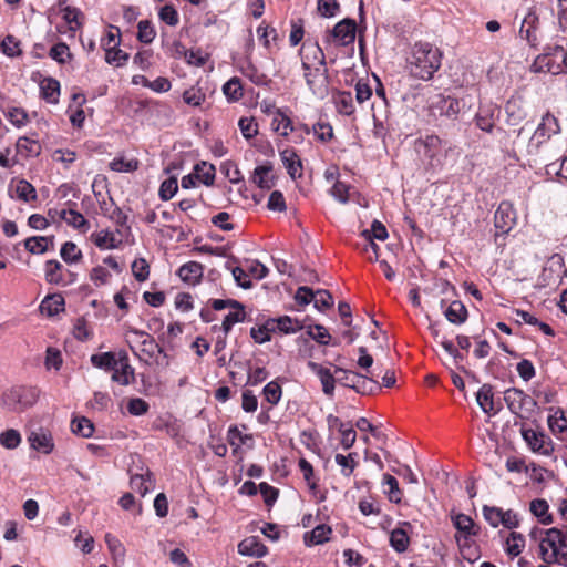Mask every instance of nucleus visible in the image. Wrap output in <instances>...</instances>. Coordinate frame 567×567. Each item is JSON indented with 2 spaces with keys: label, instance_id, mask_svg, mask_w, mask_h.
Wrapping results in <instances>:
<instances>
[{
  "label": "nucleus",
  "instance_id": "nucleus-29",
  "mask_svg": "<svg viewBox=\"0 0 567 567\" xmlns=\"http://www.w3.org/2000/svg\"><path fill=\"white\" fill-rule=\"evenodd\" d=\"M204 268L200 262L188 261L181 266L177 270L178 277L188 285H196L200 281Z\"/></svg>",
  "mask_w": 567,
  "mask_h": 567
},
{
  "label": "nucleus",
  "instance_id": "nucleus-42",
  "mask_svg": "<svg viewBox=\"0 0 567 567\" xmlns=\"http://www.w3.org/2000/svg\"><path fill=\"white\" fill-rule=\"evenodd\" d=\"M194 174L205 186H213L215 182L216 169L213 164L200 162L194 166Z\"/></svg>",
  "mask_w": 567,
  "mask_h": 567
},
{
  "label": "nucleus",
  "instance_id": "nucleus-5",
  "mask_svg": "<svg viewBox=\"0 0 567 567\" xmlns=\"http://www.w3.org/2000/svg\"><path fill=\"white\" fill-rule=\"evenodd\" d=\"M550 50L535 59L532 65L535 72L559 74L567 66V51L561 45H555Z\"/></svg>",
  "mask_w": 567,
  "mask_h": 567
},
{
  "label": "nucleus",
  "instance_id": "nucleus-12",
  "mask_svg": "<svg viewBox=\"0 0 567 567\" xmlns=\"http://www.w3.org/2000/svg\"><path fill=\"white\" fill-rule=\"evenodd\" d=\"M504 111L506 123L511 126L519 125L528 115L526 102L520 95L511 96L505 103Z\"/></svg>",
  "mask_w": 567,
  "mask_h": 567
},
{
  "label": "nucleus",
  "instance_id": "nucleus-27",
  "mask_svg": "<svg viewBox=\"0 0 567 567\" xmlns=\"http://www.w3.org/2000/svg\"><path fill=\"white\" fill-rule=\"evenodd\" d=\"M271 173V163L266 162L262 165H258L252 173V183L261 189H271L275 186V176Z\"/></svg>",
  "mask_w": 567,
  "mask_h": 567
},
{
  "label": "nucleus",
  "instance_id": "nucleus-56",
  "mask_svg": "<svg viewBox=\"0 0 567 567\" xmlns=\"http://www.w3.org/2000/svg\"><path fill=\"white\" fill-rule=\"evenodd\" d=\"M14 192L17 197L25 203L37 199V190L34 186L25 179L18 181Z\"/></svg>",
  "mask_w": 567,
  "mask_h": 567
},
{
  "label": "nucleus",
  "instance_id": "nucleus-31",
  "mask_svg": "<svg viewBox=\"0 0 567 567\" xmlns=\"http://www.w3.org/2000/svg\"><path fill=\"white\" fill-rule=\"evenodd\" d=\"M41 97L50 104H58L60 97V82L51 76L44 78L40 82Z\"/></svg>",
  "mask_w": 567,
  "mask_h": 567
},
{
  "label": "nucleus",
  "instance_id": "nucleus-11",
  "mask_svg": "<svg viewBox=\"0 0 567 567\" xmlns=\"http://www.w3.org/2000/svg\"><path fill=\"white\" fill-rule=\"evenodd\" d=\"M305 71L309 90L317 96L324 97L329 91L328 69L326 65L313 66Z\"/></svg>",
  "mask_w": 567,
  "mask_h": 567
},
{
  "label": "nucleus",
  "instance_id": "nucleus-19",
  "mask_svg": "<svg viewBox=\"0 0 567 567\" xmlns=\"http://www.w3.org/2000/svg\"><path fill=\"white\" fill-rule=\"evenodd\" d=\"M522 436L527 445L534 451L544 455H549L553 451L548 437L533 429H522Z\"/></svg>",
  "mask_w": 567,
  "mask_h": 567
},
{
  "label": "nucleus",
  "instance_id": "nucleus-15",
  "mask_svg": "<svg viewBox=\"0 0 567 567\" xmlns=\"http://www.w3.org/2000/svg\"><path fill=\"white\" fill-rule=\"evenodd\" d=\"M300 56L303 70L318 65H326L324 52L317 42L303 43L300 49Z\"/></svg>",
  "mask_w": 567,
  "mask_h": 567
},
{
  "label": "nucleus",
  "instance_id": "nucleus-52",
  "mask_svg": "<svg viewBox=\"0 0 567 567\" xmlns=\"http://www.w3.org/2000/svg\"><path fill=\"white\" fill-rule=\"evenodd\" d=\"M227 440L236 452L238 449H240L241 445H246L248 442H252V435L243 434L236 425H233L227 431Z\"/></svg>",
  "mask_w": 567,
  "mask_h": 567
},
{
  "label": "nucleus",
  "instance_id": "nucleus-4",
  "mask_svg": "<svg viewBox=\"0 0 567 567\" xmlns=\"http://www.w3.org/2000/svg\"><path fill=\"white\" fill-rule=\"evenodd\" d=\"M39 399V390L32 386H17L2 394V405L12 412H20L32 406Z\"/></svg>",
  "mask_w": 567,
  "mask_h": 567
},
{
  "label": "nucleus",
  "instance_id": "nucleus-54",
  "mask_svg": "<svg viewBox=\"0 0 567 567\" xmlns=\"http://www.w3.org/2000/svg\"><path fill=\"white\" fill-rule=\"evenodd\" d=\"M158 19L169 27H176L179 23V13L172 3H166L158 10Z\"/></svg>",
  "mask_w": 567,
  "mask_h": 567
},
{
  "label": "nucleus",
  "instance_id": "nucleus-33",
  "mask_svg": "<svg viewBox=\"0 0 567 567\" xmlns=\"http://www.w3.org/2000/svg\"><path fill=\"white\" fill-rule=\"evenodd\" d=\"M495 107L493 105L480 106L475 115L476 126L487 133H491L495 126Z\"/></svg>",
  "mask_w": 567,
  "mask_h": 567
},
{
  "label": "nucleus",
  "instance_id": "nucleus-35",
  "mask_svg": "<svg viewBox=\"0 0 567 567\" xmlns=\"http://www.w3.org/2000/svg\"><path fill=\"white\" fill-rule=\"evenodd\" d=\"M268 326H270V329H274L275 332L279 331L282 333H291L302 329V326L298 320L288 316L268 319Z\"/></svg>",
  "mask_w": 567,
  "mask_h": 567
},
{
  "label": "nucleus",
  "instance_id": "nucleus-24",
  "mask_svg": "<svg viewBox=\"0 0 567 567\" xmlns=\"http://www.w3.org/2000/svg\"><path fill=\"white\" fill-rule=\"evenodd\" d=\"M412 525L409 522L400 523V526L390 533V545L399 554L405 553L410 545L409 529Z\"/></svg>",
  "mask_w": 567,
  "mask_h": 567
},
{
  "label": "nucleus",
  "instance_id": "nucleus-10",
  "mask_svg": "<svg viewBox=\"0 0 567 567\" xmlns=\"http://www.w3.org/2000/svg\"><path fill=\"white\" fill-rule=\"evenodd\" d=\"M357 22L353 19L346 18L339 21L332 30L328 32L327 41H332L337 45L346 47L352 44L355 40Z\"/></svg>",
  "mask_w": 567,
  "mask_h": 567
},
{
  "label": "nucleus",
  "instance_id": "nucleus-9",
  "mask_svg": "<svg viewBox=\"0 0 567 567\" xmlns=\"http://www.w3.org/2000/svg\"><path fill=\"white\" fill-rule=\"evenodd\" d=\"M539 17L536 10L530 8L525 14L518 35L522 40H525L532 48H538L540 44V30H539Z\"/></svg>",
  "mask_w": 567,
  "mask_h": 567
},
{
  "label": "nucleus",
  "instance_id": "nucleus-44",
  "mask_svg": "<svg viewBox=\"0 0 567 567\" xmlns=\"http://www.w3.org/2000/svg\"><path fill=\"white\" fill-rule=\"evenodd\" d=\"M16 147L18 154L24 157L38 156L41 152L40 143L27 136L19 137Z\"/></svg>",
  "mask_w": 567,
  "mask_h": 567
},
{
  "label": "nucleus",
  "instance_id": "nucleus-1",
  "mask_svg": "<svg viewBox=\"0 0 567 567\" xmlns=\"http://www.w3.org/2000/svg\"><path fill=\"white\" fill-rule=\"evenodd\" d=\"M442 52L429 42H415L408 58V68L413 78L431 80L440 69Z\"/></svg>",
  "mask_w": 567,
  "mask_h": 567
},
{
  "label": "nucleus",
  "instance_id": "nucleus-34",
  "mask_svg": "<svg viewBox=\"0 0 567 567\" xmlns=\"http://www.w3.org/2000/svg\"><path fill=\"white\" fill-rule=\"evenodd\" d=\"M338 113L351 116L355 112L353 96L349 91H338L332 96Z\"/></svg>",
  "mask_w": 567,
  "mask_h": 567
},
{
  "label": "nucleus",
  "instance_id": "nucleus-37",
  "mask_svg": "<svg viewBox=\"0 0 567 567\" xmlns=\"http://www.w3.org/2000/svg\"><path fill=\"white\" fill-rule=\"evenodd\" d=\"M332 533L328 525H318L311 532L305 534L303 539L307 546L321 545L330 539Z\"/></svg>",
  "mask_w": 567,
  "mask_h": 567
},
{
  "label": "nucleus",
  "instance_id": "nucleus-46",
  "mask_svg": "<svg viewBox=\"0 0 567 567\" xmlns=\"http://www.w3.org/2000/svg\"><path fill=\"white\" fill-rule=\"evenodd\" d=\"M223 93L229 102H237L244 96L241 80L233 76L223 85Z\"/></svg>",
  "mask_w": 567,
  "mask_h": 567
},
{
  "label": "nucleus",
  "instance_id": "nucleus-62",
  "mask_svg": "<svg viewBox=\"0 0 567 567\" xmlns=\"http://www.w3.org/2000/svg\"><path fill=\"white\" fill-rule=\"evenodd\" d=\"M21 443V435L19 431L9 429L0 434V444L8 450L17 449Z\"/></svg>",
  "mask_w": 567,
  "mask_h": 567
},
{
  "label": "nucleus",
  "instance_id": "nucleus-45",
  "mask_svg": "<svg viewBox=\"0 0 567 567\" xmlns=\"http://www.w3.org/2000/svg\"><path fill=\"white\" fill-rule=\"evenodd\" d=\"M91 239L100 249H115L121 244V241L116 240L114 234L109 230L94 233L91 235Z\"/></svg>",
  "mask_w": 567,
  "mask_h": 567
},
{
  "label": "nucleus",
  "instance_id": "nucleus-48",
  "mask_svg": "<svg viewBox=\"0 0 567 567\" xmlns=\"http://www.w3.org/2000/svg\"><path fill=\"white\" fill-rule=\"evenodd\" d=\"M60 255L66 264H78L83 259L82 250L73 241H65L61 247Z\"/></svg>",
  "mask_w": 567,
  "mask_h": 567
},
{
  "label": "nucleus",
  "instance_id": "nucleus-25",
  "mask_svg": "<svg viewBox=\"0 0 567 567\" xmlns=\"http://www.w3.org/2000/svg\"><path fill=\"white\" fill-rule=\"evenodd\" d=\"M451 520L457 530L456 535L477 536L481 532V527L468 515L463 513L451 515Z\"/></svg>",
  "mask_w": 567,
  "mask_h": 567
},
{
  "label": "nucleus",
  "instance_id": "nucleus-43",
  "mask_svg": "<svg viewBox=\"0 0 567 567\" xmlns=\"http://www.w3.org/2000/svg\"><path fill=\"white\" fill-rule=\"evenodd\" d=\"M529 508L540 524L548 525L553 523V516L549 514V505L545 499L536 498L532 501Z\"/></svg>",
  "mask_w": 567,
  "mask_h": 567
},
{
  "label": "nucleus",
  "instance_id": "nucleus-57",
  "mask_svg": "<svg viewBox=\"0 0 567 567\" xmlns=\"http://www.w3.org/2000/svg\"><path fill=\"white\" fill-rule=\"evenodd\" d=\"M183 101L190 106L198 107L206 101V94L200 87L192 86L184 91Z\"/></svg>",
  "mask_w": 567,
  "mask_h": 567
},
{
  "label": "nucleus",
  "instance_id": "nucleus-7",
  "mask_svg": "<svg viewBox=\"0 0 567 567\" xmlns=\"http://www.w3.org/2000/svg\"><path fill=\"white\" fill-rule=\"evenodd\" d=\"M336 373L340 384L351 388L360 394H370L380 389L377 381L357 372L336 368Z\"/></svg>",
  "mask_w": 567,
  "mask_h": 567
},
{
  "label": "nucleus",
  "instance_id": "nucleus-14",
  "mask_svg": "<svg viewBox=\"0 0 567 567\" xmlns=\"http://www.w3.org/2000/svg\"><path fill=\"white\" fill-rule=\"evenodd\" d=\"M516 224V210L512 203L503 200L499 203L494 214V225L503 234L509 233V230Z\"/></svg>",
  "mask_w": 567,
  "mask_h": 567
},
{
  "label": "nucleus",
  "instance_id": "nucleus-47",
  "mask_svg": "<svg viewBox=\"0 0 567 567\" xmlns=\"http://www.w3.org/2000/svg\"><path fill=\"white\" fill-rule=\"evenodd\" d=\"M334 461L341 467V474L349 477L358 466V453L353 452L348 455L338 453Z\"/></svg>",
  "mask_w": 567,
  "mask_h": 567
},
{
  "label": "nucleus",
  "instance_id": "nucleus-58",
  "mask_svg": "<svg viewBox=\"0 0 567 567\" xmlns=\"http://www.w3.org/2000/svg\"><path fill=\"white\" fill-rule=\"evenodd\" d=\"M239 130L246 140H251L258 134V123L252 116H244L238 121Z\"/></svg>",
  "mask_w": 567,
  "mask_h": 567
},
{
  "label": "nucleus",
  "instance_id": "nucleus-13",
  "mask_svg": "<svg viewBox=\"0 0 567 567\" xmlns=\"http://www.w3.org/2000/svg\"><path fill=\"white\" fill-rule=\"evenodd\" d=\"M560 126L556 116L547 112L543 115L540 123L538 124L532 141L535 142L536 146L539 147L543 143L548 141L553 135L559 133Z\"/></svg>",
  "mask_w": 567,
  "mask_h": 567
},
{
  "label": "nucleus",
  "instance_id": "nucleus-50",
  "mask_svg": "<svg viewBox=\"0 0 567 567\" xmlns=\"http://www.w3.org/2000/svg\"><path fill=\"white\" fill-rule=\"evenodd\" d=\"M156 37V30L151 20H141L137 24L136 38L144 44H150Z\"/></svg>",
  "mask_w": 567,
  "mask_h": 567
},
{
  "label": "nucleus",
  "instance_id": "nucleus-36",
  "mask_svg": "<svg viewBox=\"0 0 567 567\" xmlns=\"http://www.w3.org/2000/svg\"><path fill=\"white\" fill-rule=\"evenodd\" d=\"M467 309L464 303L460 300L452 301L445 309V318L454 324H461L467 319Z\"/></svg>",
  "mask_w": 567,
  "mask_h": 567
},
{
  "label": "nucleus",
  "instance_id": "nucleus-16",
  "mask_svg": "<svg viewBox=\"0 0 567 567\" xmlns=\"http://www.w3.org/2000/svg\"><path fill=\"white\" fill-rule=\"evenodd\" d=\"M279 155L291 179L296 181L303 176L302 161L293 147H286L279 152Z\"/></svg>",
  "mask_w": 567,
  "mask_h": 567
},
{
  "label": "nucleus",
  "instance_id": "nucleus-18",
  "mask_svg": "<svg viewBox=\"0 0 567 567\" xmlns=\"http://www.w3.org/2000/svg\"><path fill=\"white\" fill-rule=\"evenodd\" d=\"M68 208L61 209L60 219L65 221L69 226L78 229L79 231L85 234L90 228L89 220L75 209L76 203L72 200H68L65 203Z\"/></svg>",
  "mask_w": 567,
  "mask_h": 567
},
{
  "label": "nucleus",
  "instance_id": "nucleus-32",
  "mask_svg": "<svg viewBox=\"0 0 567 567\" xmlns=\"http://www.w3.org/2000/svg\"><path fill=\"white\" fill-rule=\"evenodd\" d=\"M24 248L33 255H41L49 250V247L54 245V236H32L24 241Z\"/></svg>",
  "mask_w": 567,
  "mask_h": 567
},
{
  "label": "nucleus",
  "instance_id": "nucleus-22",
  "mask_svg": "<svg viewBox=\"0 0 567 567\" xmlns=\"http://www.w3.org/2000/svg\"><path fill=\"white\" fill-rule=\"evenodd\" d=\"M545 542L550 547L558 564L560 561H567V544L560 537V529L557 527L545 530Z\"/></svg>",
  "mask_w": 567,
  "mask_h": 567
},
{
  "label": "nucleus",
  "instance_id": "nucleus-40",
  "mask_svg": "<svg viewBox=\"0 0 567 567\" xmlns=\"http://www.w3.org/2000/svg\"><path fill=\"white\" fill-rule=\"evenodd\" d=\"M241 74L249 79L254 84L258 86H267L271 80L261 71L258 70L250 61L245 62L240 66Z\"/></svg>",
  "mask_w": 567,
  "mask_h": 567
},
{
  "label": "nucleus",
  "instance_id": "nucleus-28",
  "mask_svg": "<svg viewBox=\"0 0 567 567\" xmlns=\"http://www.w3.org/2000/svg\"><path fill=\"white\" fill-rule=\"evenodd\" d=\"M65 270L66 269H64L63 265L60 261L55 259L47 260L44 264L45 281L50 285L65 286Z\"/></svg>",
  "mask_w": 567,
  "mask_h": 567
},
{
  "label": "nucleus",
  "instance_id": "nucleus-8",
  "mask_svg": "<svg viewBox=\"0 0 567 567\" xmlns=\"http://www.w3.org/2000/svg\"><path fill=\"white\" fill-rule=\"evenodd\" d=\"M464 106V101L455 96L439 94L436 100L432 103L431 109L435 116L445 117L454 122L458 118Z\"/></svg>",
  "mask_w": 567,
  "mask_h": 567
},
{
  "label": "nucleus",
  "instance_id": "nucleus-41",
  "mask_svg": "<svg viewBox=\"0 0 567 567\" xmlns=\"http://www.w3.org/2000/svg\"><path fill=\"white\" fill-rule=\"evenodd\" d=\"M40 310L49 317L55 316L64 310V298L59 293L45 297L40 305Z\"/></svg>",
  "mask_w": 567,
  "mask_h": 567
},
{
  "label": "nucleus",
  "instance_id": "nucleus-20",
  "mask_svg": "<svg viewBox=\"0 0 567 567\" xmlns=\"http://www.w3.org/2000/svg\"><path fill=\"white\" fill-rule=\"evenodd\" d=\"M28 441L33 450L44 454H50L54 449L51 432L43 427L31 431Z\"/></svg>",
  "mask_w": 567,
  "mask_h": 567
},
{
  "label": "nucleus",
  "instance_id": "nucleus-21",
  "mask_svg": "<svg viewBox=\"0 0 567 567\" xmlns=\"http://www.w3.org/2000/svg\"><path fill=\"white\" fill-rule=\"evenodd\" d=\"M307 364L320 379L323 393L328 396H332L334 392V384L338 381L336 370L332 372L329 368L312 361H308Z\"/></svg>",
  "mask_w": 567,
  "mask_h": 567
},
{
  "label": "nucleus",
  "instance_id": "nucleus-2",
  "mask_svg": "<svg viewBox=\"0 0 567 567\" xmlns=\"http://www.w3.org/2000/svg\"><path fill=\"white\" fill-rule=\"evenodd\" d=\"M415 150L422 155L425 169L436 172L442 168L441 158L442 140L435 134H430L415 141Z\"/></svg>",
  "mask_w": 567,
  "mask_h": 567
},
{
  "label": "nucleus",
  "instance_id": "nucleus-30",
  "mask_svg": "<svg viewBox=\"0 0 567 567\" xmlns=\"http://www.w3.org/2000/svg\"><path fill=\"white\" fill-rule=\"evenodd\" d=\"M476 402L484 413L495 415L498 408L494 403V392L491 384H483L476 393Z\"/></svg>",
  "mask_w": 567,
  "mask_h": 567
},
{
  "label": "nucleus",
  "instance_id": "nucleus-53",
  "mask_svg": "<svg viewBox=\"0 0 567 567\" xmlns=\"http://www.w3.org/2000/svg\"><path fill=\"white\" fill-rule=\"evenodd\" d=\"M72 100L74 103L79 105V109H76L72 114H70V122L74 127H82L84 120H85V113L81 109V106L86 102V97L82 93H74L72 95Z\"/></svg>",
  "mask_w": 567,
  "mask_h": 567
},
{
  "label": "nucleus",
  "instance_id": "nucleus-55",
  "mask_svg": "<svg viewBox=\"0 0 567 567\" xmlns=\"http://www.w3.org/2000/svg\"><path fill=\"white\" fill-rule=\"evenodd\" d=\"M312 133L321 143H329L333 140V127L329 122L318 121L312 126Z\"/></svg>",
  "mask_w": 567,
  "mask_h": 567
},
{
  "label": "nucleus",
  "instance_id": "nucleus-3",
  "mask_svg": "<svg viewBox=\"0 0 567 567\" xmlns=\"http://www.w3.org/2000/svg\"><path fill=\"white\" fill-rule=\"evenodd\" d=\"M92 364L96 368L112 371V380L127 385L134 378V370L128 364L127 357H91Z\"/></svg>",
  "mask_w": 567,
  "mask_h": 567
},
{
  "label": "nucleus",
  "instance_id": "nucleus-38",
  "mask_svg": "<svg viewBox=\"0 0 567 567\" xmlns=\"http://www.w3.org/2000/svg\"><path fill=\"white\" fill-rule=\"evenodd\" d=\"M130 485L133 491L138 493L141 496H145L154 487L153 475L150 471L145 474L132 475Z\"/></svg>",
  "mask_w": 567,
  "mask_h": 567
},
{
  "label": "nucleus",
  "instance_id": "nucleus-60",
  "mask_svg": "<svg viewBox=\"0 0 567 567\" xmlns=\"http://www.w3.org/2000/svg\"><path fill=\"white\" fill-rule=\"evenodd\" d=\"M178 190V183L175 176H171L162 182L158 190L162 200H169Z\"/></svg>",
  "mask_w": 567,
  "mask_h": 567
},
{
  "label": "nucleus",
  "instance_id": "nucleus-49",
  "mask_svg": "<svg viewBox=\"0 0 567 567\" xmlns=\"http://www.w3.org/2000/svg\"><path fill=\"white\" fill-rule=\"evenodd\" d=\"M62 18L73 31L80 29L83 24V13L75 7L66 6L63 8Z\"/></svg>",
  "mask_w": 567,
  "mask_h": 567
},
{
  "label": "nucleus",
  "instance_id": "nucleus-17",
  "mask_svg": "<svg viewBox=\"0 0 567 567\" xmlns=\"http://www.w3.org/2000/svg\"><path fill=\"white\" fill-rule=\"evenodd\" d=\"M504 401L511 412L515 414L519 413L526 406H534L536 404L533 398L517 388L507 389L504 392Z\"/></svg>",
  "mask_w": 567,
  "mask_h": 567
},
{
  "label": "nucleus",
  "instance_id": "nucleus-51",
  "mask_svg": "<svg viewBox=\"0 0 567 567\" xmlns=\"http://www.w3.org/2000/svg\"><path fill=\"white\" fill-rule=\"evenodd\" d=\"M525 546V538L522 534L512 532L506 539L505 551L512 557H517Z\"/></svg>",
  "mask_w": 567,
  "mask_h": 567
},
{
  "label": "nucleus",
  "instance_id": "nucleus-39",
  "mask_svg": "<svg viewBox=\"0 0 567 567\" xmlns=\"http://www.w3.org/2000/svg\"><path fill=\"white\" fill-rule=\"evenodd\" d=\"M271 127L284 137L296 131L291 118L284 111H276V116L271 121Z\"/></svg>",
  "mask_w": 567,
  "mask_h": 567
},
{
  "label": "nucleus",
  "instance_id": "nucleus-63",
  "mask_svg": "<svg viewBox=\"0 0 567 567\" xmlns=\"http://www.w3.org/2000/svg\"><path fill=\"white\" fill-rule=\"evenodd\" d=\"M137 159H125L123 157L114 158L110 162V168L114 172L131 173L138 168Z\"/></svg>",
  "mask_w": 567,
  "mask_h": 567
},
{
  "label": "nucleus",
  "instance_id": "nucleus-59",
  "mask_svg": "<svg viewBox=\"0 0 567 567\" xmlns=\"http://www.w3.org/2000/svg\"><path fill=\"white\" fill-rule=\"evenodd\" d=\"M548 426L554 434L564 433L567 430V417L561 410L548 416Z\"/></svg>",
  "mask_w": 567,
  "mask_h": 567
},
{
  "label": "nucleus",
  "instance_id": "nucleus-26",
  "mask_svg": "<svg viewBox=\"0 0 567 567\" xmlns=\"http://www.w3.org/2000/svg\"><path fill=\"white\" fill-rule=\"evenodd\" d=\"M238 553L243 556L261 558L267 555V547L256 536L243 539L238 544Z\"/></svg>",
  "mask_w": 567,
  "mask_h": 567
},
{
  "label": "nucleus",
  "instance_id": "nucleus-6",
  "mask_svg": "<svg viewBox=\"0 0 567 567\" xmlns=\"http://www.w3.org/2000/svg\"><path fill=\"white\" fill-rule=\"evenodd\" d=\"M215 310L230 309L224 317L218 332L226 336L237 322H243L246 318V311L243 303L235 299H210L208 301Z\"/></svg>",
  "mask_w": 567,
  "mask_h": 567
},
{
  "label": "nucleus",
  "instance_id": "nucleus-64",
  "mask_svg": "<svg viewBox=\"0 0 567 567\" xmlns=\"http://www.w3.org/2000/svg\"><path fill=\"white\" fill-rule=\"evenodd\" d=\"M551 7H556V17L559 29L567 33V0H548Z\"/></svg>",
  "mask_w": 567,
  "mask_h": 567
},
{
  "label": "nucleus",
  "instance_id": "nucleus-23",
  "mask_svg": "<svg viewBox=\"0 0 567 567\" xmlns=\"http://www.w3.org/2000/svg\"><path fill=\"white\" fill-rule=\"evenodd\" d=\"M218 364L220 367L228 365V374L231 380V382L237 385L240 384L245 379L247 380L248 377V365H250L249 361L241 362V361H235L233 360V357H230L229 361H226V357H219Z\"/></svg>",
  "mask_w": 567,
  "mask_h": 567
},
{
  "label": "nucleus",
  "instance_id": "nucleus-61",
  "mask_svg": "<svg viewBox=\"0 0 567 567\" xmlns=\"http://www.w3.org/2000/svg\"><path fill=\"white\" fill-rule=\"evenodd\" d=\"M72 432L82 437H90L94 432L93 423L86 417H79L72 421Z\"/></svg>",
  "mask_w": 567,
  "mask_h": 567
}]
</instances>
